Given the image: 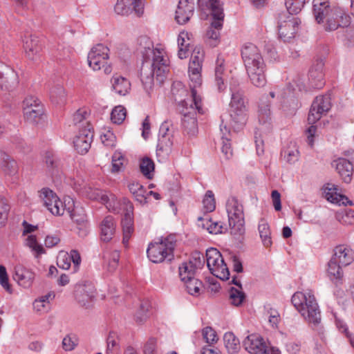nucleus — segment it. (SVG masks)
Listing matches in <instances>:
<instances>
[{
	"instance_id": "obj_1",
	"label": "nucleus",
	"mask_w": 354,
	"mask_h": 354,
	"mask_svg": "<svg viewBox=\"0 0 354 354\" xmlns=\"http://www.w3.org/2000/svg\"><path fill=\"white\" fill-rule=\"evenodd\" d=\"M171 93L175 102L178 104L181 109L182 127L185 133L193 136L198 132V123L196 111L203 113L201 98L197 95V91L192 89V99L189 102L183 97L188 95V91L180 82H174L171 87Z\"/></svg>"
},
{
	"instance_id": "obj_2",
	"label": "nucleus",
	"mask_w": 354,
	"mask_h": 354,
	"mask_svg": "<svg viewBox=\"0 0 354 354\" xmlns=\"http://www.w3.org/2000/svg\"><path fill=\"white\" fill-rule=\"evenodd\" d=\"M291 302L309 323L314 325L320 323L321 312L315 296L310 292H297L292 295Z\"/></svg>"
},
{
	"instance_id": "obj_3",
	"label": "nucleus",
	"mask_w": 354,
	"mask_h": 354,
	"mask_svg": "<svg viewBox=\"0 0 354 354\" xmlns=\"http://www.w3.org/2000/svg\"><path fill=\"white\" fill-rule=\"evenodd\" d=\"M226 208L230 233L237 241L241 242L245 234L243 205L236 197H232L228 199Z\"/></svg>"
},
{
	"instance_id": "obj_4",
	"label": "nucleus",
	"mask_w": 354,
	"mask_h": 354,
	"mask_svg": "<svg viewBox=\"0 0 354 354\" xmlns=\"http://www.w3.org/2000/svg\"><path fill=\"white\" fill-rule=\"evenodd\" d=\"M176 241L170 236L158 239V241L149 243L147 250L149 259L155 263L165 261L170 263L174 258V250Z\"/></svg>"
},
{
	"instance_id": "obj_5",
	"label": "nucleus",
	"mask_w": 354,
	"mask_h": 354,
	"mask_svg": "<svg viewBox=\"0 0 354 354\" xmlns=\"http://www.w3.org/2000/svg\"><path fill=\"white\" fill-rule=\"evenodd\" d=\"M109 48L102 44L93 46L88 54V63L94 71L103 68L106 75L111 73V65L108 64Z\"/></svg>"
},
{
	"instance_id": "obj_6",
	"label": "nucleus",
	"mask_w": 354,
	"mask_h": 354,
	"mask_svg": "<svg viewBox=\"0 0 354 354\" xmlns=\"http://www.w3.org/2000/svg\"><path fill=\"white\" fill-rule=\"evenodd\" d=\"M205 256L210 272L223 281L228 280L230 271L221 252L216 248H210L206 250Z\"/></svg>"
},
{
	"instance_id": "obj_7",
	"label": "nucleus",
	"mask_w": 354,
	"mask_h": 354,
	"mask_svg": "<svg viewBox=\"0 0 354 354\" xmlns=\"http://www.w3.org/2000/svg\"><path fill=\"white\" fill-rule=\"evenodd\" d=\"M258 58L244 62L245 67L251 83L257 87H263L267 82L266 77V66L259 52Z\"/></svg>"
},
{
	"instance_id": "obj_8",
	"label": "nucleus",
	"mask_w": 354,
	"mask_h": 354,
	"mask_svg": "<svg viewBox=\"0 0 354 354\" xmlns=\"http://www.w3.org/2000/svg\"><path fill=\"white\" fill-rule=\"evenodd\" d=\"M100 236L102 242L101 245L103 249L100 254L102 260V266L107 272H109L111 266V249L109 243L111 241V216H106L100 224Z\"/></svg>"
},
{
	"instance_id": "obj_9",
	"label": "nucleus",
	"mask_w": 354,
	"mask_h": 354,
	"mask_svg": "<svg viewBox=\"0 0 354 354\" xmlns=\"http://www.w3.org/2000/svg\"><path fill=\"white\" fill-rule=\"evenodd\" d=\"M198 8L203 11H209L213 18L210 28L219 31L223 27L224 19L223 3L220 0H198Z\"/></svg>"
},
{
	"instance_id": "obj_10",
	"label": "nucleus",
	"mask_w": 354,
	"mask_h": 354,
	"mask_svg": "<svg viewBox=\"0 0 354 354\" xmlns=\"http://www.w3.org/2000/svg\"><path fill=\"white\" fill-rule=\"evenodd\" d=\"M25 120L33 124H37L44 118V109L40 100L32 95L26 97L23 101Z\"/></svg>"
},
{
	"instance_id": "obj_11",
	"label": "nucleus",
	"mask_w": 354,
	"mask_h": 354,
	"mask_svg": "<svg viewBox=\"0 0 354 354\" xmlns=\"http://www.w3.org/2000/svg\"><path fill=\"white\" fill-rule=\"evenodd\" d=\"M300 23L298 18L290 14L287 17L286 13L280 14L277 26L279 37L285 42L290 41L295 37Z\"/></svg>"
},
{
	"instance_id": "obj_12",
	"label": "nucleus",
	"mask_w": 354,
	"mask_h": 354,
	"mask_svg": "<svg viewBox=\"0 0 354 354\" xmlns=\"http://www.w3.org/2000/svg\"><path fill=\"white\" fill-rule=\"evenodd\" d=\"M351 17L343 8L333 6V9L323 26L326 31L330 32L339 28H346L351 24Z\"/></svg>"
},
{
	"instance_id": "obj_13",
	"label": "nucleus",
	"mask_w": 354,
	"mask_h": 354,
	"mask_svg": "<svg viewBox=\"0 0 354 354\" xmlns=\"http://www.w3.org/2000/svg\"><path fill=\"white\" fill-rule=\"evenodd\" d=\"M39 197L49 212L55 216L64 214L66 205L59 199L55 192L48 187H44L39 191Z\"/></svg>"
},
{
	"instance_id": "obj_14",
	"label": "nucleus",
	"mask_w": 354,
	"mask_h": 354,
	"mask_svg": "<svg viewBox=\"0 0 354 354\" xmlns=\"http://www.w3.org/2000/svg\"><path fill=\"white\" fill-rule=\"evenodd\" d=\"M123 214L121 218L122 243L127 247L129 241L134 232L133 206L129 201L124 200Z\"/></svg>"
},
{
	"instance_id": "obj_15",
	"label": "nucleus",
	"mask_w": 354,
	"mask_h": 354,
	"mask_svg": "<svg viewBox=\"0 0 354 354\" xmlns=\"http://www.w3.org/2000/svg\"><path fill=\"white\" fill-rule=\"evenodd\" d=\"M331 108L330 94L316 97L310 109L308 122L309 124H315Z\"/></svg>"
},
{
	"instance_id": "obj_16",
	"label": "nucleus",
	"mask_w": 354,
	"mask_h": 354,
	"mask_svg": "<svg viewBox=\"0 0 354 354\" xmlns=\"http://www.w3.org/2000/svg\"><path fill=\"white\" fill-rule=\"evenodd\" d=\"M324 61L317 57L313 62L308 71L309 86L315 89H320L325 85Z\"/></svg>"
},
{
	"instance_id": "obj_17",
	"label": "nucleus",
	"mask_w": 354,
	"mask_h": 354,
	"mask_svg": "<svg viewBox=\"0 0 354 354\" xmlns=\"http://www.w3.org/2000/svg\"><path fill=\"white\" fill-rule=\"evenodd\" d=\"M74 294L77 303L88 308L91 306L95 297V289L91 283L78 284L75 286Z\"/></svg>"
},
{
	"instance_id": "obj_18",
	"label": "nucleus",
	"mask_w": 354,
	"mask_h": 354,
	"mask_svg": "<svg viewBox=\"0 0 354 354\" xmlns=\"http://www.w3.org/2000/svg\"><path fill=\"white\" fill-rule=\"evenodd\" d=\"M115 12L120 15H129L133 11L140 17L144 12V0H117Z\"/></svg>"
},
{
	"instance_id": "obj_19",
	"label": "nucleus",
	"mask_w": 354,
	"mask_h": 354,
	"mask_svg": "<svg viewBox=\"0 0 354 354\" xmlns=\"http://www.w3.org/2000/svg\"><path fill=\"white\" fill-rule=\"evenodd\" d=\"M93 127L83 128L79 130L73 140L74 147L77 153L85 154L88 151L93 142Z\"/></svg>"
},
{
	"instance_id": "obj_20",
	"label": "nucleus",
	"mask_w": 354,
	"mask_h": 354,
	"mask_svg": "<svg viewBox=\"0 0 354 354\" xmlns=\"http://www.w3.org/2000/svg\"><path fill=\"white\" fill-rule=\"evenodd\" d=\"M24 48L28 58L32 61H38L41 56L42 45L37 36L25 35L23 39Z\"/></svg>"
},
{
	"instance_id": "obj_21",
	"label": "nucleus",
	"mask_w": 354,
	"mask_h": 354,
	"mask_svg": "<svg viewBox=\"0 0 354 354\" xmlns=\"http://www.w3.org/2000/svg\"><path fill=\"white\" fill-rule=\"evenodd\" d=\"M243 346L250 354H269L266 342L257 334L248 335L243 342Z\"/></svg>"
},
{
	"instance_id": "obj_22",
	"label": "nucleus",
	"mask_w": 354,
	"mask_h": 354,
	"mask_svg": "<svg viewBox=\"0 0 354 354\" xmlns=\"http://www.w3.org/2000/svg\"><path fill=\"white\" fill-rule=\"evenodd\" d=\"M156 50L157 53L154 54L153 57L151 71L156 81L162 84L165 81V74L169 71L167 60L164 58L162 52L157 49Z\"/></svg>"
},
{
	"instance_id": "obj_23",
	"label": "nucleus",
	"mask_w": 354,
	"mask_h": 354,
	"mask_svg": "<svg viewBox=\"0 0 354 354\" xmlns=\"http://www.w3.org/2000/svg\"><path fill=\"white\" fill-rule=\"evenodd\" d=\"M323 189L327 201L333 203L353 205V201H350L346 196L338 193L339 188L337 185L328 183L324 185Z\"/></svg>"
},
{
	"instance_id": "obj_24",
	"label": "nucleus",
	"mask_w": 354,
	"mask_h": 354,
	"mask_svg": "<svg viewBox=\"0 0 354 354\" xmlns=\"http://www.w3.org/2000/svg\"><path fill=\"white\" fill-rule=\"evenodd\" d=\"M333 6H330L328 0H313V14L316 22L319 24H324L327 20Z\"/></svg>"
},
{
	"instance_id": "obj_25",
	"label": "nucleus",
	"mask_w": 354,
	"mask_h": 354,
	"mask_svg": "<svg viewBox=\"0 0 354 354\" xmlns=\"http://www.w3.org/2000/svg\"><path fill=\"white\" fill-rule=\"evenodd\" d=\"M194 3L189 0H180L176 10L175 19L179 24L187 23L194 15Z\"/></svg>"
},
{
	"instance_id": "obj_26",
	"label": "nucleus",
	"mask_w": 354,
	"mask_h": 354,
	"mask_svg": "<svg viewBox=\"0 0 354 354\" xmlns=\"http://www.w3.org/2000/svg\"><path fill=\"white\" fill-rule=\"evenodd\" d=\"M13 279L20 286L28 288L32 285L35 279V273L31 270L21 265H17L15 267Z\"/></svg>"
},
{
	"instance_id": "obj_27",
	"label": "nucleus",
	"mask_w": 354,
	"mask_h": 354,
	"mask_svg": "<svg viewBox=\"0 0 354 354\" xmlns=\"http://www.w3.org/2000/svg\"><path fill=\"white\" fill-rule=\"evenodd\" d=\"M19 84L17 73L12 68H6L0 74V88L5 91H14Z\"/></svg>"
},
{
	"instance_id": "obj_28",
	"label": "nucleus",
	"mask_w": 354,
	"mask_h": 354,
	"mask_svg": "<svg viewBox=\"0 0 354 354\" xmlns=\"http://www.w3.org/2000/svg\"><path fill=\"white\" fill-rule=\"evenodd\" d=\"M258 119L259 124L270 129L271 126L270 102L268 96H263L260 100L258 110Z\"/></svg>"
},
{
	"instance_id": "obj_29",
	"label": "nucleus",
	"mask_w": 354,
	"mask_h": 354,
	"mask_svg": "<svg viewBox=\"0 0 354 354\" xmlns=\"http://www.w3.org/2000/svg\"><path fill=\"white\" fill-rule=\"evenodd\" d=\"M332 165L335 167L336 171L344 183H349L351 181L353 166L349 160L343 158H338L333 161Z\"/></svg>"
},
{
	"instance_id": "obj_30",
	"label": "nucleus",
	"mask_w": 354,
	"mask_h": 354,
	"mask_svg": "<svg viewBox=\"0 0 354 354\" xmlns=\"http://www.w3.org/2000/svg\"><path fill=\"white\" fill-rule=\"evenodd\" d=\"M343 266L350 265L354 261V251L344 245H339L335 248L334 253L331 257Z\"/></svg>"
},
{
	"instance_id": "obj_31",
	"label": "nucleus",
	"mask_w": 354,
	"mask_h": 354,
	"mask_svg": "<svg viewBox=\"0 0 354 354\" xmlns=\"http://www.w3.org/2000/svg\"><path fill=\"white\" fill-rule=\"evenodd\" d=\"M65 211H66L70 218L77 223L78 227V234L80 236H84L88 233V228H87V221L86 217L84 214H81L78 212V210L71 206L66 208Z\"/></svg>"
},
{
	"instance_id": "obj_32",
	"label": "nucleus",
	"mask_w": 354,
	"mask_h": 354,
	"mask_svg": "<svg viewBox=\"0 0 354 354\" xmlns=\"http://www.w3.org/2000/svg\"><path fill=\"white\" fill-rule=\"evenodd\" d=\"M91 115V111L87 107H82L77 109L73 114V124L79 129L83 128L93 127L88 118Z\"/></svg>"
},
{
	"instance_id": "obj_33",
	"label": "nucleus",
	"mask_w": 354,
	"mask_h": 354,
	"mask_svg": "<svg viewBox=\"0 0 354 354\" xmlns=\"http://www.w3.org/2000/svg\"><path fill=\"white\" fill-rule=\"evenodd\" d=\"M0 167L8 175L13 176L18 172L17 162L3 151L0 150Z\"/></svg>"
},
{
	"instance_id": "obj_34",
	"label": "nucleus",
	"mask_w": 354,
	"mask_h": 354,
	"mask_svg": "<svg viewBox=\"0 0 354 354\" xmlns=\"http://www.w3.org/2000/svg\"><path fill=\"white\" fill-rule=\"evenodd\" d=\"M342 266H343L333 258H331L328 263V274L330 279L335 283L336 286L339 283H342V279L344 275V272L342 269Z\"/></svg>"
},
{
	"instance_id": "obj_35",
	"label": "nucleus",
	"mask_w": 354,
	"mask_h": 354,
	"mask_svg": "<svg viewBox=\"0 0 354 354\" xmlns=\"http://www.w3.org/2000/svg\"><path fill=\"white\" fill-rule=\"evenodd\" d=\"M55 297L54 292H50L35 300L33 302L34 309L40 313H47L50 308V301Z\"/></svg>"
},
{
	"instance_id": "obj_36",
	"label": "nucleus",
	"mask_w": 354,
	"mask_h": 354,
	"mask_svg": "<svg viewBox=\"0 0 354 354\" xmlns=\"http://www.w3.org/2000/svg\"><path fill=\"white\" fill-rule=\"evenodd\" d=\"M224 344L228 354H237L240 349L239 339L232 332L225 333L223 336Z\"/></svg>"
},
{
	"instance_id": "obj_37",
	"label": "nucleus",
	"mask_w": 354,
	"mask_h": 354,
	"mask_svg": "<svg viewBox=\"0 0 354 354\" xmlns=\"http://www.w3.org/2000/svg\"><path fill=\"white\" fill-rule=\"evenodd\" d=\"M173 146V135L169 136L158 138V143L157 145V154L162 156L163 158L168 156L172 150Z\"/></svg>"
},
{
	"instance_id": "obj_38",
	"label": "nucleus",
	"mask_w": 354,
	"mask_h": 354,
	"mask_svg": "<svg viewBox=\"0 0 354 354\" xmlns=\"http://www.w3.org/2000/svg\"><path fill=\"white\" fill-rule=\"evenodd\" d=\"M50 99L55 104H63L66 100V94L64 88L57 84L52 87L49 93Z\"/></svg>"
},
{
	"instance_id": "obj_39",
	"label": "nucleus",
	"mask_w": 354,
	"mask_h": 354,
	"mask_svg": "<svg viewBox=\"0 0 354 354\" xmlns=\"http://www.w3.org/2000/svg\"><path fill=\"white\" fill-rule=\"evenodd\" d=\"M258 230L263 245L266 248L270 247L272 244L271 232L269 225L265 219H261Z\"/></svg>"
},
{
	"instance_id": "obj_40",
	"label": "nucleus",
	"mask_w": 354,
	"mask_h": 354,
	"mask_svg": "<svg viewBox=\"0 0 354 354\" xmlns=\"http://www.w3.org/2000/svg\"><path fill=\"white\" fill-rule=\"evenodd\" d=\"M112 88L120 95H125L131 89V83L124 77H114V83L112 84Z\"/></svg>"
},
{
	"instance_id": "obj_41",
	"label": "nucleus",
	"mask_w": 354,
	"mask_h": 354,
	"mask_svg": "<svg viewBox=\"0 0 354 354\" xmlns=\"http://www.w3.org/2000/svg\"><path fill=\"white\" fill-rule=\"evenodd\" d=\"M231 91V102H230V109L236 108H246L245 105V101L243 97V91L239 89L238 87L231 86H230Z\"/></svg>"
},
{
	"instance_id": "obj_42",
	"label": "nucleus",
	"mask_w": 354,
	"mask_h": 354,
	"mask_svg": "<svg viewBox=\"0 0 354 354\" xmlns=\"http://www.w3.org/2000/svg\"><path fill=\"white\" fill-rule=\"evenodd\" d=\"M246 108L230 109V117L237 128L244 125L247 120Z\"/></svg>"
},
{
	"instance_id": "obj_43",
	"label": "nucleus",
	"mask_w": 354,
	"mask_h": 354,
	"mask_svg": "<svg viewBox=\"0 0 354 354\" xmlns=\"http://www.w3.org/2000/svg\"><path fill=\"white\" fill-rule=\"evenodd\" d=\"M128 160L120 151H115L112 155V173L124 171Z\"/></svg>"
},
{
	"instance_id": "obj_44",
	"label": "nucleus",
	"mask_w": 354,
	"mask_h": 354,
	"mask_svg": "<svg viewBox=\"0 0 354 354\" xmlns=\"http://www.w3.org/2000/svg\"><path fill=\"white\" fill-rule=\"evenodd\" d=\"M47 169L51 175H54L58 171L59 161L55 154L52 151H46L44 157Z\"/></svg>"
},
{
	"instance_id": "obj_45",
	"label": "nucleus",
	"mask_w": 354,
	"mask_h": 354,
	"mask_svg": "<svg viewBox=\"0 0 354 354\" xmlns=\"http://www.w3.org/2000/svg\"><path fill=\"white\" fill-rule=\"evenodd\" d=\"M155 165L152 159L145 157L140 163L141 173L147 178L152 179L153 176Z\"/></svg>"
},
{
	"instance_id": "obj_46",
	"label": "nucleus",
	"mask_w": 354,
	"mask_h": 354,
	"mask_svg": "<svg viewBox=\"0 0 354 354\" xmlns=\"http://www.w3.org/2000/svg\"><path fill=\"white\" fill-rule=\"evenodd\" d=\"M179 277L182 281H187L195 278L196 270L187 262H183L178 268Z\"/></svg>"
},
{
	"instance_id": "obj_47",
	"label": "nucleus",
	"mask_w": 354,
	"mask_h": 354,
	"mask_svg": "<svg viewBox=\"0 0 354 354\" xmlns=\"http://www.w3.org/2000/svg\"><path fill=\"white\" fill-rule=\"evenodd\" d=\"M260 52L259 49L252 43L246 44L241 50V57L243 63L250 59L257 57V54Z\"/></svg>"
},
{
	"instance_id": "obj_48",
	"label": "nucleus",
	"mask_w": 354,
	"mask_h": 354,
	"mask_svg": "<svg viewBox=\"0 0 354 354\" xmlns=\"http://www.w3.org/2000/svg\"><path fill=\"white\" fill-rule=\"evenodd\" d=\"M138 48L137 50L140 51L143 55L147 54L148 51L151 53L153 55L156 53L153 49V44L147 36H140L137 39Z\"/></svg>"
},
{
	"instance_id": "obj_49",
	"label": "nucleus",
	"mask_w": 354,
	"mask_h": 354,
	"mask_svg": "<svg viewBox=\"0 0 354 354\" xmlns=\"http://www.w3.org/2000/svg\"><path fill=\"white\" fill-rule=\"evenodd\" d=\"M245 294L236 289L234 287H231L229 290V299L232 305L235 306H240L242 305L245 299Z\"/></svg>"
},
{
	"instance_id": "obj_50",
	"label": "nucleus",
	"mask_w": 354,
	"mask_h": 354,
	"mask_svg": "<svg viewBox=\"0 0 354 354\" xmlns=\"http://www.w3.org/2000/svg\"><path fill=\"white\" fill-rule=\"evenodd\" d=\"M309 0H286L285 5L288 14H298Z\"/></svg>"
},
{
	"instance_id": "obj_51",
	"label": "nucleus",
	"mask_w": 354,
	"mask_h": 354,
	"mask_svg": "<svg viewBox=\"0 0 354 354\" xmlns=\"http://www.w3.org/2000/svg\"><path fill=\"white\" fill-rule=\"evenodd\" d=\"M140 80L146 90L151 88L153 84L154 75L151 68L142 67L140 70Z\"/></svg>"
},
{
	"instance_id": "obj_52",
	"label": "nucleus",
	"mask_w": 354,
	"mask_h": 354,
	"mask_svg": "<svg viewBox=\"0 0 354 354\" xmlns=\"http://www.w3.org/2000/svg\"><path fill=\"white\" fill-rule=\"evenodd\" d=\"M127 116V110L124 106L118 105L112 109V123L122 124Z\"/></svg>"
},
{
	"instance_id": "obj_53",
	"label": "nucleus",
	"mask_w": 354,
	"mask_h": 354,
	"mask_svg": "<svg viewBox=\"0 0 354 354\" xmlns=\"http://www.w3.org/2000/svg\"><path fill=\"white\" fill-rule=\"evenodd\" d=\"M203 209L206 212H212L216 208V201L212 191H207L203 200Z\"/></svg>"
},
{
	"instance_id": "obj_54",
	"label": "nucleus",
	"mask_w": 354,
	"mask_h": 354,
	"mask_svg": "<svg viewBox=\"0 0 354 354\" xmlns=\"http://www.w3.org/2000/svg\"><path fill=\"white\" fill-rule=\"evenodd\" d=\"M204 262L203 254L198 251H194L192 253L187 263L191 266V267L197 270L198 269H201L203 267Z\"/></svg>"
},
{
	"instance_id": "obj_55",
	"label": "nucleus",
	"mask_w": 354,
	"mask_h": 354,
	"mask_svg": "<svg viewBox=\"0 0 354 354\" xmlns=\"http://www.w3.org/2000/svg\"><path fill=\"white\" fill-rule=\"evenodd\" d=\"M183 282L188 293L192 295L199 294L200 290L203 287V282L196 278Z\"/></svg>"
},
{
	"instance_id": "obj_56",
	"label": "nucleus",
	"mask_w": 354,
	"mask_h": 354,
	"mask_svg": "<svg viewBox=\"0 0 354 354\" xmlns=\"http://www.w3.org/2000/svg\"><path fill=\"white\" fill-rule=\"evenodd\" d=\"M10 205L5 198L0 197V226L4 225L10 212Z\"/></svg>"
},
{
	"instance_id": "obj_57",
	"label": "nucleus",
	"mask_w": 354,
	"mask_h": 354,
	"mask_svg": "<svg viewBox=\"0 0 354 354\" xmlns=\"http://www.w3.org/2000/svg\"><path fill=\"white\" fill-rule=\"evenodd\" d=\"M223 71L224 67L223 62L219 63L218 60L217 65L215 68V82L219 91H223L225 88L224 80L222 77Z\"/></svg>"
},
{
	"instance_id": "obj_58",
	"label": "nucleus",
	"mask_w": 354,
	"mask_h": 354,
	"mask_svg": "<svg viewBox=\"0 0 354 354\" xmlns=\"http://www.w3.org/2000/svg\"><path fill=\"white\" fill-rule=\"evenodd\" d=\"M149 304L148 301H142L140 304V308L135 315L136 322L138 324L143 323L147 318V312Z\"/></svg>"
},
{
	"instance_id": "obj_59",
	"label": "nucleus",
	"mask_w": 354,
	"mask_h": 354,
	"mask_svg": "<svg viewBox=\"0 0 354 354\" xmlns=\"http://www.w3.org/2000/svg\"><path fill=\"white\" fill-rule=\"evenodd\" d=\"M203 338L208 344H213L218 340L216 331L211 327H206L203 330Z\"/></svg>"
},
{
	"instance_id": "obj_60",
	"label": "nucleus",
	"mask_w": 354,
	"mask_h": 354,
	"mask_svg": "<svg viewBox=\"0 0 354 354\" xmlns=\"http://www.w3.org/2000/svg\"><path fill=\"white\" fill-rule=\"evenodd\" d=\"M57 265L59 268L68 270L71 267V261L68 254H60L57 257Z\"/></svg>"
},
{
	"instance_id": "obj_61",
	"label": "nucleus",
	"mask_w": 354,
	"mask_h": 354,
	"mask_svg": "<svg viewBox=\"0 0 354 354\" xmlns=\"http://www.w3.org/2000/svg\"><path fill=\"white\" fill-rule=\"evenodd\" d=\"M207 37L209 39L210 46L215 47L218 44V39L220 36V32L217 30L209 28L207 31Z\"/></svg>"
},
{
	"instance_id": "obj_62",
	"label": "nucleus",
	"mask_w": 354,
	"mask_h": 354,
	"mask_svg": "<svg viewBox=\"0 0 354 354\" xmlns=\"http://www.w3.org/2000/svg\"><path fill=\"white\" fill-rule=\"evenodd\" d=\"M68 255L70 257V261H73V263L74 272H76L79 269L80 265L81 263L80 254L77 250H72Z\"/></svg>"
},
{
	"instance_id": "obj_63",
	"label": "nucleus",
	"mask_w": 354,
	"mask_h": 354,
	"mask_svg": "<svg viewBox=\"0 0 354 354\" xmlns=\"http://www.w3.org/2000/svg\"><path fill=\"white\" fill-rule=\"evenodd\" d=\"M284 158L289 163H293L298 159L299 151L297 149H286L283 151Z\"/></svg>"
},
{
	"instance_id": "obj_64",
	"label": "nucleus",
	"mask_w": 354,
	"mask_h": 354,
	"mask_svg": "<svg viewBox=\"0 0 354 354\" xmlns=\"http://www.w3.org/2000/svg\"><path fill=\"white\" fill-rule=\"evenodd\" d=\"M156 348V339L151 337L145 345L144 354H154Z\"/></svg>"
}]
</instances>
